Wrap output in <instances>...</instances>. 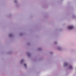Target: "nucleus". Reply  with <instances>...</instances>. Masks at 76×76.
<instances>
[{
	"label": "nucleus",
	"instance_id": "nucleus-5",
	"mask_svg": "<svg viewBox=\"0 0 76 76\" xmlns=\"http://www.w3.org/2000/svg\"><path fill=\"white\" fill-rule=\"evenodd\" d=\"M23 61V60H22L21 61Z\"/></svg>",
	"mask_w": 76,
	"mask_h": 76
},
{
	"label": "nucleus",
	"instance_id": "nucleus-3",
	"mask_svg": "<svg viewBox=\"0 0 76 76\" xmlns=\"http://www.w3.org/2000/svg\"><path fill=\"white\" fill-rule=\"evenodd\" d=\"M24 66H25V67H26V64H24Z\"/></svg>",
	"mask_w": 76,
	"mask_h": 76
},
{
	"label": "nucleus",
	"instance_id": "nucleus-2",
	"mask_svg": "<svg viewBox=\"0 0 76 76\" xmlns=\"http://www.w3.org/2000/svg\"><path fill=\"white\" fill-rule=\"evenodd\" d=\"M69 68L70 69H72V66H70Z\"/></svg>",
	"mask_w": 76,
	"mask_h": 76
},
{
	"label": "nucleus",
	"instance_id": "nucleus-4",
	"mask_svg": "<svg viewBox=\"0 0 76 76\" xmlns=\"http://www.w3.org/2000/svg\"><path fill=\"white\" fill-rule=\"evenodd\" d=\"M66 65H67V63H66L65 64V66H66Z\"/></svg>",
	"mask_w": 76,
	"mask_h": 76
},
{
	"label": "nucleus",
	"instance_id": "nucleus-1",
	"mask_svg": "<svg viewBox=\"0 0 76 76\" xmlns=\"http://www.w3.org/2000/svg\"><path fill=\"white\" fill-rule=\"evenodd\" d=\"M74 28V27L73 26H71L68 27V29H73Z\"/></svg>",
	"mask_w": 76,
	"mask_h": 76
}]
</instances>
